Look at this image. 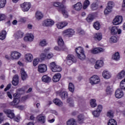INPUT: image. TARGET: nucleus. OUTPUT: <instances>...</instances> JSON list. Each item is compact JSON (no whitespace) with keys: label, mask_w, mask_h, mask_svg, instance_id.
<instances>
[{"label":"nucleus","mask_w":125,"mask_h":125,"mask_svg":"<svg viewBox=\"0 0 125 125\" xmlns=\"http://www.w3.org/2000/svg\"><path fill=\"white\" fill-rule=\"evenodd\" d=\"M60 96L62 100H64L68 98V93L66 91H63L60 93Z\"/></svg>","instance_id":"393cba45"},{"label":"nucleus","mask_w":125,"mask_h":125,"mask_svg":"<svg viewBox=\"0 0 125 125\" xmlns=\"http://www.w3.org/2000/svg\"><path fill=\"white\" fill-rule=\"evenodd\" d=\"M37 121L40 124H44L45 123V116L42 115H39L37 117Z\"/></svg>","instance_id":"412c9836"},{"label":"nucleus","mask_w":125,"mask_h":125,"mask_svg":"<svg viewBox=\"0 0 125 125\" xmlns=\"http://www.w3.org/2000/svg\"><path fill=\"white\" fill-rule=\"evenodd\" d=\"M94 40L97 41H101L102 40V34L101 33H96L94 35Z\"/></svg>","instance_id":"bb28decb"},{"label":"nucleus","mask_w":125,"mask_h":125,"mask_svg":"<svg viewBox=\"0 0 125 125\" xmlns=\"http://www.w3.org/2000/svg\"><path fill=\"white\" fill-rule=\"evenodd\" d=\"M91 8L92 10H96V9L98 8V5H97L96 3H93L91 5Z\"/></svg>","instance_id":"603ef678"},{"label":"nucleus","mask_w":125,"mask_h":125,"mask_svg":"<svg viewBox=\"0 0 125 125\" xmlns=\"http://www.w3.org/2000/svg\"><path fill=\"white\" fill-rule=\"evenodd\" d=\"M77 56L80 60H84L85 59V55H84V53H82L81 54H77Z\"/></svg>","instance_id":"c03bdc74"},{"label":"nucleus","mask_w":125,"mask_h":125,"mask_svg":"<svg viewBox=\"0 0 125 125\" xmlns=\"http://www.w3.org/2000/svg\"><path fill=\"white\" fill-rule=\"evenodd\" d=\"M42 25L45 27H51V26L54 25V21L51 19H48L43 21Z\"/></svg>","instance_id":"0eeeda50"},{"label":"nucleus","mask_w":125,"mask_h":125,"mask_svg":"<svg viewBox=\"0 0 125 125\" xmlns=\"http://www.w3.org/2000/svg\"><path fill=\"white\" fill-rule=\"evenodd\" d=\"M125 77V71L122 70L120 73H119L117 76L118 79H122Z\"/></svg>","instance_id":"c9c22d12"},{"label":"nucleus","mask_w":125,"mask_h":125,"mask_svg":"<svg viewBox=\"0 0 125 125\" xmlns=\"http://www.w3.org/2000/svg\"><path fill=\"white\" fill-rule=\"evenodd\" d=\"M82 8L83 4H82V3L80 2H77L74 5H73L74 9H75V10H76L77 11H80V10H81V9H82Z\"/></svg>","instance_id":"aec40b11"},{"label":"nucleus","mask_w":125,"mask_h":125,"mask_svg":"<svg viewBox=\"0 0 125 125\" xmlns=\"http://www.w3.org/2000/svg\"><path fill=\"white\" fill-rule=\"evenodd\" d=\"M68 89L71 92H74L75 91V86H74V84L70 83L68 85Z\"/></svg>","instance_id":"e433bc0d"},{"label":"nucleus","mask_w":125,"mask_h":125,"mask_svg":"<svg viewBox=\"0 0 125 125\" xmlns=\"http://www.w3.org/2000/svg\"><path fill=\"white\" fill-rule=\"evenodd\" d=\"M110 31L111 35H116L118 34V27L117 26H112Z\"/></svg>","instance_id":"c756f323"},{"label":"nucleus","mask_w":125,"mask_h":125,"mask_svg":"<svg viewBox=\"0 0 125 125\" xmlns=\"http://www.w3.org/2000/svg\"><path fill=\"white\" fill-rule=\"evenodd\" d=\"M35 18L36 20H38V21L42 20V19L43 18V14H42L41 11H37L35 13Z\"/></svg>","instance_id":"2eb2a0df"},{"label":"nucleus","mask_w":125,"mask_h":125,"mask_svg":"<svg viewBox=\"0 0 125 125\" xmlns=\"http://www.w3.org/2000/svg\"><path fill=\"white\" fill-rule=\"evenodd\" d=\"M21 74L22 81H25L28 78V75L27 73L25 72L24 68H22L21 69Z\"/></svg>","instance_id":"f3484780"},{"label":"nucleus","mask_w":125,"mask_h":125,"mask_svg":"<svg viewBox=\"0 0 125 125\" xmlns=\"http://www.w3.org/2000/svg\"><path fill=\"white\" fill-rule=\"evenodd\" d=\"M104 51L105 50L101 47H97L92 49L89 52L92 54H97L100 53V52H104Z\"/></svg>","instance_id":"423d86ee"},{"label":"nucleus","mask_w":125,"mask_h":125,"mask_svg":"<svg viewBox=\"0 0 125 125\" xmlns=\"http://www.w3.org/2000/svg\"><path fill=\"white\" fill-rule=\"evenodd\" d=\"M14 37L17 39V40L22 39V38L24 37V32L21 31H18L15 33Z\"/></svg>","instance_id":"dca6fc26"},{"label":"nucleus","mask_w":125,"mask_h":125,"mask_svg":"<svg viewBox=\"0 0 125 125\" xmlns=\"http://www.w3.org/2000/svg\"><path fill=\"white\" fill-rule=\"evenodd\" d=\"M10 55L12 60H18L21 57V53L15 51L11 52Z\"/></svg>","instance_id":"7ed1b4c3"},{"label":"nucleus","mask_w":125,"mask_h":125,"mask_svg":"<svg viewBox=\"0 0 125 125\" xmlns=\"http://www.w3.org/2000/svg\"><path fill=\"white\" fill-rule=\"evenodd\" d=\"M6 3V0H0V8H3L4 6H5Z\"/></svg>","instance_id":"de8ad7c7"},{"label":"nucleus","mask_w":125,"mask_h":125,"mask_svg":"<svg viewBox=\"0 0 125 125\" xmlns=\"http://www.w3.org/2000/svg\"><path fill=\"white\" fill-rule=\"evenodd\" d=\"M57 65V64H56V62H53L50 63L49 67L51 69V70L52 71V72L55 71L57 70L56 69H55Z\"/></svg>","instance_id":"2f4dec72"},{"label":"nucleus","mask_w":125,"mask_h":125,"mask_svg":"<svg viewBox=\"0 0 125 125\" xmlns=\"http://www.w3.org/2000/svg\"><path fill=\"white\" fill-rule=\"evenodd\" d=\"M100 112L98 111V110H95L92 112V114L94 117L97 118L99 117V115H100Z\"/></svg>","instance_id":"3c124183"},{"label":"nucleus","mask_w":125,"mask_h":125,"mask_svg":"<svg viewBox=\"0 0 125 125\" xmlns=\"http://www.w3.org/2000/svg\"><path fill=\"white\" fill-rule=\"evenodd\" d=\"M24 90L23 88H20L17 90V93H19V94L21 95V94H23V93H24Z\"/></svg>","instance_id":"bf43d9fd"},{"label":"nucleus","mask_w":125,"mask_h":125,"mask_svg":"<svg viewBox=\"0 0 125 125\" xmlns=\"http://www.w3.org/2000/svg\"><path fill=\"white\" fill-rule=\"evenodd\" d=\"M100 83V79L97 75H93L90 78V83L91 84H96Z\"/></svg>","instance_id":"39448f33"},{"label":"nucleus","mask_w":125,"mask_h":125,"mask_svg":"<svg viewBox=\"0 0 125 125\" xmlns=\"http://www.w3.org/2000/svg\"><path fill=\"white\" fill-rule=\"evenodd\" d=\"M120 53L118 52H117L114 54L112 55V59L115 61H118L120 60Z\"/></svg>","instance_id":"cd10ccee"},{"label":"nucleus","mask_w":125,"mask_h":125,"mask_svg":"<svg viewBox=\"0 0 125 125\" xmlns=\"http://www.w3.org/2000/svg\"><path fill=\"white\" fill-rule=\"evenodd\" d=\"M66 63L67 65H69V66H70V65H72L73 63H76V62H74L73 61L67 59Z\"/></svg>","instance_id":"e2e57ef3"},{"label":"nucleus","mask_w":125,"mask_h":125,"mask_svg":"<svg viewBox=\"0 0 125 125\" xmlns=\"http://www.w3.org/2000/svg\"><path fill=\"white\" fill-rule=\"evenodd\" d=\"M67 125H76V120L74 119H71L67 121L66 123Z\"/></svg>","instance_id":"4c0bfd02"},{"label":"nucleus","mask_w":125,"mask_h":125,"mask_svg":"<svg viewBox=\"0 0 125 125\" xmlns=\"http://www.w3.org/2000/svg\"><path fill=\"white\" fill-rule=\"evenodd\" d=\"M113 8H111L110 7L107 6L106 8L105 9L104 13L105 15H107V14H109L110 12H112V9Z\"/></svg>","instance_id":"a19ab883"},{"label":"nucleus","mask_w":125,"mask_h":125,"mask_svg":"<svg viewBox=\"0 0 125 125\" xmlns=\"http://www.w3.org/2000/svg\"><path fill=\"white\" fill-rule=\"evenodd\" d=\"M120 88L125 90V78L120 83Z\"/></svg>","instance_id":"79ce46f5"},{"label":"nucleus","mask_w":125,"mask_h":125,"mask_svg":"<svg viewBox=\"0 0 125 125\" xmlns=\"http://www.w3.org/2000/svg\"><path fill=\"white\" fill-rule=\"evenodd\" d=\"M102 75L103 78H104L106 80L111 79V78L112 77V74H111L110 72L107 70H104L102 73Z\"/></svg>","instance_id":"ddd939ff"},{"label":"nucleus","mask_w":125,"mask_h":125,"mask_svg":"<svg viewBox=\"0 0 125 125\" xmlns=\"http://www.w3.org/2000/svg\"><path fill=\"white\" fill-rule=\"evenodd\" d=\"M110 41L112 42H117L118 39L115 36H112L110 38Z\"/></svg>","instance_id":"052dcab7"},{"label":"nucleus","mask_w":125,"mask_h":125,"mask_svg":"<svg viewBox=\"0 0 125 125\" xmlns=\"http://www.w3.org/2000/svg\"><path fill=\"white\" fill-rule=\"evenodd\" d=\"M67 59L68 60H71L74 61V62H77V60L73 55H68L67 57Z\"/></svg>","instance_id":"37998d69"},{"label":"nucleus","mask_w":125,"mask_h":125,"mask_svg":"<svg viewBox=\"0 0 125 125\" xmlns=\"http://www.w3.org/2000/svg\"><path fill=\"white\" fill-rule=\"evenodd\" d=\"M108 125H117V121L114 119H111L109 120V121L107 123Z\"/></svg>","instance_id":"ea45409f"},{"label":"nucleus","mask_w":125,"mask_h":125,"mask_svg":"<svg viewBox=\"0 0 125 125\" xmlns=\"http://www.w3.org/2000/svg\"><path fill=\"white\" fill-rule=\"evenodd\" d=\"M54 49L55 50H58V51H61V50H65L66 49L65 48H63L62 46H56L55 47Z\"/></svg>","instance_id":"8fccbe9b"},{"label":"nucleus","mask_w":125,"mask_h":125,"mask_svg":"<svg viewBox=\"0 0 125 125\" xmlns=\"http://www.w3.org/2000/svg\"><path fill=\"white\" fill-rule=\"evenodd\" d=\"M13 85H17L19 83V77L18 75H15L13 78V80L12 82Z\"/></svg>","instance_id":"a878e982"},{"label":"nucleus","mask_w":125,"mask_h":125,"mask_svg":"<svg viewBox=\"0 0 125 125\" xmlns=\"http://www.w3.org/2000/svg\"><path fill=\"white\" fill-rule=\"evenodd\" d=\"M23 40L25 42H33L34 41V35L31 33H28L24 37Z\"/></svg>","instance_id":"4468645a"},{"label":"nucleus","mask_w":125,"mask_h":125,"mask_svg":"<svg viewBox=\"0 0 125 125\" xmlns=\"http://www.w3.org/2000/svg\"><path fill=\"white\" fill-rule=\"evenodd\" d=\"M38 72L42 74L47 71V66L46 64H41L38 66Z\"/></svg>","instance_id":"1a4fd4ad"},{"label":"nucleus","mask_w":125,"mask_h":125,"mask_svg":"<svg viewBox=\"0 0 125 125\" xmlns=\"http://www.w3.org/2000/svg\"><path fill=\"white\" fill-rule=\"evenodd\" d=\"M62 36L64 37H72L75 34V31L72 29H67L62 31Z\"/></svg>","instance_id":"f03ea898"},{"label":"nucleus","mask_w":125,"mask_h":125,"mask_svg":"<svg viewBox=\"0 0 125 125\" xmlns=\"http://www.w3.org/2000/svg\"><path fill=\"white\" fill-rule=\"evenodd\" d=\"M54 6H56L58 8V10L59 11V12H62V13L63 14V16L67 18L69 16V14H68V12L66 11V7L64 6L62 3H60L59 2H56L53 3Z\"/></svg>","instance_id":"f257e3e1"},{"label":"nucleus","mask_w":125,"mask_h":125,"mask_svg":"<svg viewBox=\"0 0 125 125\" xmlns=\"http://www.w3.org/2000/svg\"><path fill=\"white\" fill-rule=\"evenodd\" d=\"M75 51L77 54H82V53H84V51H83V48L82 47H78L76 48Z\"/></svg>","instance_id":"7c9ffc66"},{"label":"nucleus","mask_w":125,"mask_h":125,"mask_svg":"<svg viewBox=\"0 0 125 125\" xmlns=\"http://www.w3.org/2000/svg\"><path fill=\"white\" fill-rule=\"evenodd\" d=\"M94 28L96 29V30H99V29H100V23H99V22L98 21H96V22H95L94 23Z\"/></svg>","instance_id":"49530a36"},{"label":"nucleus","mask_w":125,"mask_h":125,"mask_svg":"<svg viewBox=\"0 0 125 125\" xmlns=\"http://www.w3.org/2000/svg\"><path fill=\"white\" fill-rule=\"evenodd\" d=\"M106 92L107 94H110L112 92V88L110 86H107L106 90Z\"/></svg>","instance_id":"69168bd1"},{"label":"nucleus","mask_w":125,"mask_h":125,"mask_svg":"<svg viewBox=\"0 0 125 125\" xmlns=\"http://www.w3.org/2000/svg\"><path fill=\"white\" fill-rule=\"evenodd\" d=\"M24 59L27 63H31L34 60V56L31 53H27L24 55Z\"/></svg>","instance_id":"9b49d317"},{"label":"nucleus","mask_w":125,"mask_h":125,"mask_svg":"<svg viewBox=\"0 0 125 125\" xmlns=\"http://www.w3.org/2000/svg\"><path fill=\"white\" fill-rule=\"evenodd\" d=\"M6 19V16L4 14H0V21H3Z\"/></svg>","instance_id":"864d4df0"},{"label":"nucleus","mask_w":125,"mask_h":125,"mask_svg":"<svg viewBox=\"0 0 125 125\" xmlns=\"http://www.w3.org/2000/svg\"><path fill=\"white\" fill-rule=\"evenodd\" d=\"M46 44H47V43H46V41L45 40L42 41L40 42V45H41V46H45Z\"/></svg>","instance_id":"4d7b16f0"},{"label":"nucleus","mask_w":125,"mask_h":125,"mask_svg":"<svg viewBox=\"0 0 125 125\" xmlns=\"http://www.w3.org/2000/svg\"><path fill=\"white\" fill-rule=\"evenodd\" d=\"M123 22V17L121 16H116L113 21V25H120Z\"/></svg>","instance_id":"6e6552de"},{"label":"nucleus","mask_w":125,"mask_h":125,"mask_svg":"<svg viewBox=\"0 0 125 125\" xmlns=\"http://www.w3.org/2000/svg\"><path fill=\"white\" fill-rule=\"evenodd\" d=\"M20 102V100L19 99H14V100L13 102H11L10 103V104L12 106H15V105H18V104H19V103Z\"/></svg>","instance_id":"473e14b6"},{"label":"nucleus","mask_w":125,"mask_h":125,"mask_svg":"<svg viewBox=\"0 0 125 125\" xmlns=\"http://www.w3.org/2000/svg\"><path fill=\"white\" fill-rule=\"evenodd\" d=\"M6 38V31L5 30H2L0 33V40L3 41Z\"/></svg>","instance_id":"c85d7f7f"},{"label":"nucleus","mask_w":125,"mask_h":125,"mask_svg":"<svg viewBox=\"0 0 125 125\" xmlns=\"http://www.w3.org/2000/svg\"><path fill=\"white\" fill-rule=\"evenodd\" d=\"M90 104L92 108H94L97 106L96 104V100L95 99H92L90 102Z\"/></svg>","instance_id":"58836bf2"},{"label":"nucleus","mask_w":125,"mask_h":125,"mask_svg":"<svg viewBox=\"0 0 125 125\" xmlns=\"http://www.w3.org/2000/svg\"><path fill=\"white\" fill-rule=\"evenodd\" d=\"M42 80L43 83H48L51 82V78L47 75H43L42 78Z\"/></svg>","instance_id":"5701e85b"},{"label":"nucleus","mask_w":125,"mask_h":125,"mask_svg":"<svg viewBox=\"0 0 125 125\" xmlns=\"http://www.w3.org/2000/svg\"><path fill=\"white\" fill-rule=\"evenodd\" d=\"M93 20V16L92 15H89L86 18V21L88 23H90V22H92Z\"/></svg>","instance_id":"a18cd8bd"},{"label":"nucleus","mask_w":125,"mask_h":125,"mask_svg":"<svg viewBox=\"0 0 125 125\" xmlns=\"http://www.w3.org/2000/svg\"><path fill=\"white\" fill-rule=\"evenodd\" d=\"M90 1L89 0H85L83 5V9H86L89 6Z\"/></svg>","instance_id":"f704fd0d"},{"label":"nucleus","mask_w":125,"mask_h":125,"mask_svg":"<svg viewBox=\"0 0 125 125\" xmlns=\"http://www.w3.org/2000/svg\"><path fill=\"white\" fill-rule=\"evenodd\" d=\"M40 58L41 60H45L46 59V55L44 53H42L40 55Z\"/></svg>","instance_id":"680f3d73"},{"label":"nucleus","mask_w":125,"mask_h":125,"mask_svg":"<svg viewBox=\"0 0 125 125\" xmlns=\"http://www.w3.org/2000/svg\"><path fill=\"white\" fill-rule=\"evenodd\" d=\"M107 117H109V118H113L114 117V113H113V111L109 110L107 112Z\"/></svg>","instance_id":"13d9d810"},{"label":"nucleus","mask_w":125,"mask_h":125,"mask_svg":"<svg viewBox=\"0 0 125 125\" xmlns=\"http://www.w3.org/2000/svg\"><path fill=\"white\" fill-rule=\"evenodd\" d=\"M67 25H68V22L66 21H62L57 23V27L59 29H62L64 27H66Z\"/></svg>","instance_id":"a211bd4d"},{"label":"nucleus","mask_w":125,"mask_h":125,"mask_svg":"<svg viewBox=\"0 0 125 125\" xmlns=\"http://www.w3.org/2000/svg\"><path fill=\"white\" fill-rule=\"evenodd\" d=\"M20 95H20L19 93L16 92V93L14 94V98L16 99H19L20 98Z\"/></svg>","instance_id":"338daca9"},{"label":"nucleus","mask_w":125,"mask_h":125,"mask_svg":"<svg viewBox=\"0 0 125 125\" xmlns=\"http://www.w3.org/2000/svg\"><path fill=\"white\" fill-rule=\"evenodd\" d=\"M46 59H51L53 57V54L52 53H49L46 56Z\"/></svg>","instance_id":"774afa93"},{"label":"nucleus","mask_w":125,"mask_h":125,"mask_svg":"<svg viewBox=\"0 0 125 125\" xmlns=\"http://www.w3.org/2000/svg\"><path fill=\"white\" fill-rule=\"evenodd\" d=\"M83 116L80 114L78 116V122H79L80 124H82V123H83Z\"/></svg>","instance_id":"5fc2aeb1"},{"label":"nucleus","mask_w":125,"mask_h":125,"mask_svg":"<svg viewBox=\"0 0 125 125\" xmlns=\"http://www.w3.org/2000/svg\"><path fill=\"white\" fill-rule=\"evenodd\" d=\"M3 112L6 114V115H7V117H8V118H10V119H13V118L15 117L13 110L5 109L3 110Z\"/></svg>","instance_id":"9d476101"},{"label":"nucleus","mask_w":125,"mask_h":125,"mask_svg":"<svg viewBox=\"0 0 125 125\" xmlns=\"http://www.w3.org/2000/svg\"><path fill=\"white\" fill-rule=\"evenodd\" d=\"M103 65H104V62L102 60H98L96 62V64L95 65V69H99L101 68V67H103Z\"/></svg>","instance_id":"6ab92c4d"},{"label":"nucleus","mask_w":125,"mask_h":125,"mask_svg":"<svg viewBox=\"0 0 125 125\" xmlns=\"http://www.w3.org/2000/svg\"><path fill=\"white\" fill-rule=\"evenodd\" d=\"M107 6L113 8V6H114V2L111 1H109L107 3Z\"/></svg>","instance_id":"0e129e2a"},{"label":"nucleus","mask_w":125,"mask_h":125,"mask_svg":"<svg viewBox=\"0 0 125 125\" xmlns=\"http://www.w3.org/2000/svg\"><path fill=\"white\" fill-rule=\"evenodd\" d=\"M55 70H57L55 71H53V72H61L62 71V68H61V67H60L59 65H57L55 66Z\"/></svg>","instance_id":"6e6d98bb"},{"label":"nucleus","mask_w":125,"mask_h":125,"mask_svg":"<svg viewBox=\"0 0 125 125\" xmlns=\"http://www.w3.org/2000/svg\"><path fill=\"white\" fill-rule=\"evenodd\" d=\"M54 103L57 105L58 106H62L63 105V103L61 101V100H59V99H55L53 101Z\"/></svg>","instance_id":"72a5a7b5"},{"label":"nucleus","mask_w":125,"mask_h":125,"mask_svg":"<svg viewBox=\"0 0 125 125\" xmlns=\"http://www.w3.org/2000/svg\"><path fill=\"white\" fill-rule=\"evenodd\" d=\"M58 43L59 46H62V47H63V48H65V49H67V47H66V46L64 45V41H63L62 37H59L58 40Z\"/></svg>","instance_id":"4be33fe9"},{"label":"nucleus","mask_w":125,"mask_h":125,"mask_svg":"<svg viewBox=\"0 0 125 125\" xmlns=\"http://www.w3.org/2000/svg\"><path fill=\"white\" fill-rule=\"evenodd\" d=\"M61 78V74L60 73H57L53 77V81L54 83H57L59 82Z\"/></svg>","instance_id":"b1692460"},{"label":"nucleus","mask_w":125,"mask_h":125,"mask_svg":"<svg viewBox=\"0 0 125 125\" xmlns=\"http://www.w3.org/2000/svg\"><path fill=\"white\" fill-rule=\"evenodd\" d=\"M115 96L116 98L121 99L124 97V92L122 89H117L115 92Z\"/></svg>","instance_id":"f8f14e48"},{"label":"nucleus","mask_w":125,"mask_h":125,"mask_svg":"<svg viewBox=\"0 0 125 125\" xmlns=\"http://www.w3.org/2000/svg\"><path fill=\"white\" fill-rule=\"evenodd\" d=\"M39 62H40V59L38 58L34 59L33 62V66L36 67V66L39 64Z\"/></svg>","instance_id":"09e8293b"},{"label":"nucleus","mask_w":125,"mask_h":125,"mask_svg":"<svg viewBox=\"0 0 125 125\" xmlns=\"http://www.w3.org/2000/svg\"><path fill=\"white\" fill-rule=\"evenodd\" d=\"M21 7L24 12L28 11L29 9L31 8V3L28 2H24L23 3L21 4Z\"/></svg>","instance_id":"20e7f679"}]
</instances>
